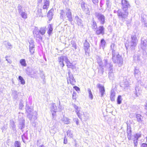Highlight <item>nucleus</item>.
Segmentation results:
<instances>
[{
  "instance_id": "obj_5",
  "label": "nucleus",
  "mask_w": 147,
  "mask_h": 147,
  "mask_svg": "<svg viewBox=\"0 0 147 147\" xmlns=\"http://www.w3.org/2000/svg\"><path fill=\"white\" fill-rule=\"evenodd\" d=\"M138 40L136 35H133L131 36V39L129 43V45L131 49H134L137 45Z\"/></svg>"
},
{
  "instance_id": "obj_50",
  "label": "nucleus",
  "mask_w": 147,
  "mask_h": 147,
  "mask_svg": "<svg viewBox=\"0 0 147 147\" xmlns=\"http://www.w3.org/2000/svg\"><path fill=\"white\" fill-rule=\"evenodd\" d=\"M37 16V17H40L42 16V14L41 13V10H38Z\"/></svg>"
},
{
  "instance_id": "obj_10",
  "label": "nucleus",
  "mask_w": 147,
  "mask_h": 147,
  "mask_svg": "<svg viewBox=\"0 0 147 147\" xmlns=\"http://www.w3.org/2000/svg\"><path fill=\"white\" fill-rule=\"evenodd\" d=\"M142 134L141 133H137L135 134L133 136V138H132L134 141V143L135 146L137 145L138 141V139L141 137Z\"/></svg>"
},
{
  "instance_id": "obj_41",
  "label": "nucleus",
  "mask_w": 147,
  "mask_h": 147,
  "mask_svg": "<svg viewBox=\"0 0 147 147\" xmlns=\"http://www.w3.org/2000/svg\"><path fill=\"white\" fill-rule=\"evenodd\" d=\"M141 117V115L140 114H138L136 115V117L137 119V120L140 123H141L142 122Z\"/></svg>"
},
{
  "instance_id": "obj_37",
  "label": "nucleus",
  "mask_w": 147,
  "mask_h": 147,
  "mask_svg": "<svg viewBox=\"0 0 147 147\" xmlns=\"http://www.w3.org/2000/svg\"><path fill=\"white\" fill-rule=\"evenodd\" d=\"M38 30L39 32V34L40 33L42 35H44L45 33V28H41L39 30Z\"/></svg>"
},
{
  "instance_id": "obj_20",
  "label": "nucleus",
  "mask_w": 147,
  "mask_h": 147,
  "mask_svg": "<svg viewBox=\"0 0 147 147\" xmlns=\"http://www.w3.org/2000/svg\"><path fill=\"white\" fill-rule=\"evenodd\" d=\"M140 47L143 50H145L146 49L147 47V41L146 40H142L141 39V43Z\"/></svg>"
},
{
  "instance_id": "obj_24",
  "label": "nucleus",
  "mask_w": 147,
  "mask_h": 147,
  "mask_svg": "<svg viewBox=\"0 0 147 147\" xmlns=\"http://www.w3.org/2000/svg\"><path fill=\"white\" fill-rule=\"evenodd\" d=\"M115 93L113 90H112L111 91L110 95V99L111 101L115 100Z\"/></svg>"
},
{
  "instance_id": "obj_54",
  "label": "nucleus",
  "mask_w": 147,
  "mask_h": 147,
  "mask_svg": "<svg viewBox=\"0 0 147 147\" xmlns=\"http://www.w3.org/2000/svg\"><path fill=\"white\" fill-rule=\"evenodd\" d=\"M84 119L85 121H86L89 119V117L86 114H84Z\"/></svg>"
},
{
  "instance_id": "obj_47",
  "label": "nucleus",
  "mask_w": 147,
  "mask_h": 147,
  "mask_svg": "<svg viewBox=\"0 0 147 147\" xmlns=\"http://www.w3.org/2000/svg\"><path fill=\"white\" fill-rule=\"evenodd\" d=\"M71 44L72 45V47L74 48L75 49H77L76 44L74 41L72 40L71 42Z\"/></svg>"
},
{
  "instance_id": "obj_48",
  "label": "nucleus",
  "mask_w": 147,
  "mask_h": 147,
  "mask_svg": "<svg viewBox=\"0 0 147 147\" xmlns=\"http://www.w3.org/2000/svg\"><path fill=\"white\" fill-rule=\"evenodd\" d=\"M122 99L121 96L120 95L118 96L117 100V103L118 104H120L121 103Z\"/></svg>"
},
{
  "instance_id": "obj_11",
  "label": "nucleus",
  "mask_w": 147,
  "mask_h": 147,
  "mask_svg": "<svg viewBox=\"0 0 147 147\" xmlns=\"http://www.w3.org/2000/svg\"><path fill=\"white\" fill-rule=\"evenodd\" d=\"M105 28L102 26H100L97 27L96 29L94 30L95 33L97 35H103L105 34Z\"/></svg>"
},
{
  "instance_id": "obj_12",
  "label": "nucleus",
  "mask_w": 147,
  "mask_h": 147,
  "mask_svg": "<svg viewBox=\"0 0 147 147\" xmlns=\"http://www.w3.org/2000/svg\"><path fill=\"white\" fill-rule=\"evenodd\" d=\"M69 77L67 78V82H69L72 85H74L76 83V81L74 79L72 74L69 71L68 72Z\"/></svg>"
},
{
  "instance_id": "obj_61",
  "label": "nucleus",
  "mask_w": 147,
  "mask_h": 147,
  "mask_svg": "<svg viewBox=\"0 0 147 147\" xmlns=\"http://www.w3.org/2000/svg\"><path fill=\"white\" fill-rule=\"evenodd\" d=\"M75 89L77 91H80V89L79 87L77 86H75L74 87Z\"/></svg>"
},
{
  "instance_id": "obj_22",
  "label": "nucleus",
  "mask_w": 147,
  "mask_h": 147,
  "mask_svg": "<svg viewBox=\"0 0 147 147\" xmlns=\"http://www.w3.org/2000/svg\"><path fill=\"white\" fill-rule=\"evenodd\" d=\"M22 140L23 142L25 143L28 142L29 141L28 138V134L27 133H25L22 136Z\"/></svg>"
},
{
  "instance_id": "obj_21",
  "label": "nucleus",
  "mask_w": 147,
  "mask_h": 147,
  "mask_svg": "<svg viewBox=\"0 0 147 147\" xmlns=\"http://www.w3.org/2000/svg\"><path fill=\"white\" fill-rule=\"evenodd\" d=\"M19 13L20 15L23 19H26L27 18V14L25 10L23 11V10H20Z\"/></svg>"
},
{
  "instance_id": "obj_59",
  "label": "nucleus",
  "mask_w": 147,
  "mask_h": 147,
  "mask_svg": "<svg viewBox=\"0 0 147 147\" xmlns=\"http://www.w3.org/2000/svg\"><path fill=\"white\" fill-rule=\"evenodd\" d=\"M74 121L76 122L77 125L79 124L78 119V118H75L74 119Z\"/></svg>"
},
{
  "instance_id": "obj_13",
  "label": "nucleus",
  "mask_w": 147,
  "mask_h": 147,
  "mask_svg": "<svg viewBox=\"0 0 147 147\" xmlns=\"http://www.w3.org/2000/svg\"><path fill=\"white\" fill-rule=\"evenodd\" d=\"M58 59L60 65L62 67H63L64 66L63 61H65L66 62V61H67V58L66 56H62L61 57H59L58 58Z\"/></svg>"
},
{
  "instance_id": "obj_39",
  "label": "nucleus",
  "mask_w": 147,
  "mask_h": 147,
  "mask_svg": "<svg viewBox=\"0 0 147 147\" xmlns=\"http://www.w3.org/2000/svg\"><path fill=\"white\" fill-rule=\"evenodd\" d=\"M74 106L75 109V112L76 113L80 112L81 108L80 107H78L76 105H74Z\"/></svg>"
},
{
  "instance_id": "obj_15",
  "label": "nucleus",
  "mask_w": 147,
  "mask_h": 147,
  "mask_svg": "<svg viewBox=\"0 0 147 147\" xmlns=\"http://www.w3.org/2000/svg\"><path fill=\"white\" fill-rule=\"evenodd\" d=\"M97 87L99 88V92L101 94V96L102 97L105 93V89L104 87L102 85L99 84L97 85Z\"/></svg>"
},
{
  "instance_id": "obj_51",
  "label": "nucleus",
  "mask_w": 147,
  "mask_h": 147,
  "mask_svg": "<svg viewBox=\"0 0 147 147\" xmlns=\"http://www.w3.org/2000/svg\"><path fill=\"white\" fill-rule=\"evenodd\" d=\"M76 113L77 115H78V117L81 120H82V113H81V111H80V112H79Z\"/></svg>"
},
{
  "instance_id": "obj_27",
  "label": "nucleus",
  "mask_w": 147,
  "mask_h": 147,
  "mask_svg": "<svg viewBox=\"0 0 147 147\" xmlns=\"http://www.w3.org/2000/svg\"><path fill=\"white\" fill-rule=\"evenodd\" d=\"M48 29L47 33L50 35L52 33L53 29V25L51 24H49L48 26Z\"/></svg>"
},
{
  "instance_id": "obj_25",
  "label": "nucleus",
  "mask_w": 147,
  "mask_h": 147,
  "mask_svg": "<svg viewBox=\"0 0 147 147\" xmlns=\"http://www.w3.org/2000/svg\"><path fill=\"white\" fill-rule=\"evenodd\" d=\"M49 6L50 4L49 1L47 0L45 1L43 7V9H47L49 8Z\"/></svg>"
},
{
  "instance_id": "obj_16",
  "label": "nucleus",
  "mask_w": 147,
  "mask_h": 147,
  "mask_svg": "<svg viewBox=\"0 0 147 147\" xmlns=\"http://www.w3.org/2000/svg\"><path fill=\"white\" fill-rule=\"evenodd\" d=\"M121 5L123 8H128L130 6L127 0H121Z\"/></svg>"
},
{
  "instance_id": "obj_58",
  "label": "nucleus",
  "mask_w": 147,
  "mask_h": 147,
  "mask_svg": "<svg viewBox=\"0 0 147 147\" xmlns=\"http://www.w3.org/2000/svg\"><path fill=\"white\" fill-rule=\"evenodd\" d=\"M67 139L66 137L65 136L64 138V143L65 144H66L67 143Z\"/></svg>"
},
{
  "instance_id": "obj_31",
  "label": "nucleus",
  "mask_w": 147,
  "mask_h": 147,
  "mask_svg": "<svg viewBox=\"0 0 147 147\" xmlns=\"http://www.w3.org/2000/svg\"><path fill=\"white\" fill-rule=\"evenodd\" d=\"M106 45V42L104 39H102L100 41V48H102V49H104Z\"/></svg>"
},
{
  "instance_id": "obj_60",
  "label": "nucleus",
  "mask_w": 147,
  "mask_h": 147,
  "mask_svg": "<svg viewBox=\"0 0 147 147\" xmlns=\"http://www.w3.org/2000/svg\"><path fill=\"white\" fill-rule=\"evenodd\" d=\"M76 93L75 92H73V94L72 98L73 99H76Z\"/></svg>"
},
{
  "instance_id": "obj_62",
  "label": "nucleus",
  "mask_w": 147,
  "mask_h": 147,
  "mask_svg": "<svg viewBox=\"0 0 147 147\" xmlns=\"http://www.w3.org/2000/svg\"><path fill=\"white\" fill-rule=\"evenodd\" d=\"M141 147H147V144L146 143H143L142 144Z\"/></svg>"
},
{
  "instance_id": "obj_34",
  "label": "nucleus",
  "mask_w": 147,
  "mask_h": 147,
  "mask_svg": "<svg viewBox=\"0 0 147 147\" xmlns=\"http://www.w3.org/2000/svg\"><path fill=\"white\" fill-rule=\"evenodd\" d=\"M19 94V93L16 90H13L12 91V96L13 98L16 99L18 98V95Z\"/></svg>"
},
{
  "instance_id": "obj_45",
  "label": "nucleus",
  "mask_w": 147,
  "mask_h": 147,
  "mask_svg": "<svg viewBox=\"0 0 147 147\" xmlns=\"http://www.w3.org/2000/svg\"><path fill=\"white\" fill-rule=\"evenodd\" d=\"M115 45L113 43L111 45V49L112 50V55L113 54V52H114V54L116 53H117L115 51Z\"/></svg>"
},
{
  "instance_id": "obj_36",
  "label": "nucleus",
  "mask_w": 147,
  "mask_h": 147,
  "mask_svg": "<svg viewBox=\"0 0 147 147\" xmlns=\"http://www.w3.org/2000/svg\"><path fill=\"white\" fill-rule=\"evenodd\" d=\"M20 63L21 64V65L24 67H26L27 65L26 63V60L24 59H22L20 60Z\"/></svg>"
},
{
  "instance_id": "obj_8",
  "label": "nucleus",
  "mask_w": 147,
  "mask_h": 147,
  "mask_svg": "<svg viewBox=\"0 0 147 147\" xmlns=\"http://www.w3.org/2000/svg\"><path fill=\"white\" fill-rule=\"evenodd\" d=\"M95 16L98 19V20L100 22L101 24H103L105 23V17L101 14L96 12L95 13Z\"/></svg>"
},
{
  "instance_id": "obj_14",
  "label": "nucleus",
  "mask_w": 147,
  "mask_h": 147,
  "mask_svg": "<svg viewBox=\"0 0 147 147\" xmlns=\"http://www.w3.org/2000/svg\"><path fill=\"white\" fill-rule=\"evenodd\" d=\"M33 33L34 36L36 38V40L39 41H41L42 40V37L39 35V32L38 30L37 29L35 28L34 30Z\"/></svg>"
},
{
  "instance_id": "obj_4",
  "label": "nucleus",
  "mask_w": 147,
  "mask_h": 147,
  "mask_svg": "<svg viewBox=\"0 0 147 147\" xmlns=\"http://www.w3.org/2000/svg\"><path fill=\"white\" fill-rule=\"evenodd\" d=\"M26 109L27 116L30 120H32L33 118L34 120L36 119V117L33 116L32 109L27 104L26 105Z\"/></svg>"
},
{
  "instance_id": "obj_28",
  "label": "nucleus",
  "mask_w": 147,
  "mask_h": 147,
  "mask_svg": "<svg viewBox=\"0 0 147 147\" xmlns=\"http://www.w3.org/2000/svg\"><path fill=\"white\" fill-rule=\"evenodd\" d=\"M113 69H111L109 71V77L110 80H113L114 77Z\"/></svg>"
},
{
  "instance_id": "obj_52",
  "label": "nucleus",
  "mask_w": 147,
  "mask_h": 147,
  "mask_svg": "<svg viewBox=\"0 0 147 147\" xmlns=\"http://www.w3.org/2000/svg\"><path fill=\"white\" fill-rule=\"evenodd\" d=\"M34 48H29L30 52L31 55H33L34 53Z\"/></svg>"
},
{
  "instance_id": "obj_30",
  "label": "nucleus",
  "mask_w": 147,
  "mask_h": 147,
  "mask_svg": "<svg viewBox=\"0 0 147 147\" xmlns=\"http://www.w3.org/2000/svg\"><path fill=\"white\" fill-rule=\"evenodd\" d=\"M62 121L65 124H69L70 123V119L64 117L62 119Z\"/></svg>"
},
{
  "instance_id": "obj_55",
  "label": "nucleus",
  "mask_w": 147,
  "mask_h": 147,
  "mask_svg": "<svg viewBox=\"0 0 147 147\" xmlns=\"http://www.w3.org/2000/svg\"><path fill=\"white\" fill-rule=\"evenodd\" d=\"M52 128H52L50 132H53V133L55 134V133L56 132L57 129L56 128H54L53 127Z\"/></svg>"
},
{
  "instance_id": "obj_23",
  "label": "nucleus",
  "mask_w": 147,
  "mask_h": 147,
  "mask_svg": "<svg viewBox=\"0 0 147 147\" xmlns=\"http://www.w3.org/2000/svg\"><path fill=\"white\" fill-rule=\"evenodd\" d=\"M4 42V45L7 49H10L12 48V45L9 42L5 41Z\"/></svg>"
},
{
  "instance_id": "obj_3",
  "label": "nucleus",
  "mask_w": 147,
  "mask_h": 147,
  "mask_svg": "<svg viewBox=\"0 0 147 147\" xmlns=\"http://www.w3.org/2000/svg\"><path fill=\"white\" fill-rule=\"evenodd\" d=\"M66 13L67 17V18L68 20L70 22H72L73 20L72 18V17L71 12L70 10H62L60 13V18L61 19H63L64 16Z\"/></svg>"
},
{
  "instance_id": "obj_49",
  "label": "nucleus",
  "mask_w": 147,
  "mask_h": 147,
  "mask_svg": "<svg viewBox=\"0 0 147 147\" xmlns=\"http://www.w3.org/2000/svg\"><path fill=\"white\" fill-rule=\"evenodd\" d=\"M10 127H11L13 130H14L16 126L15 125L13 121H11L10 123Z\"/></svg>"
},
{
  "instance_id": "obj_19",
  "label": "nucleus",
  "mask_w": 147,
  "mask_h": 147,
  "mask_svg": "<svg viewBox=\"0 0 147 147\" xmlns=\"http://www.w3.org/2000/svg\"><path fill=\"white\" fill-rule=\"evenodd\" d=\"M134 71V76L137 79L139 78L140 76V71L139 69L136 67L135 68Z\"/></svg>"
},
{
  "instance_id": "obj_29",
  "label": "nucleus",
  "mask_w": 147,
  "mask_h": 147,
  "mask_svg": "<svg viewBox=\"0 0 147 147\" xmlns=\"http://www.w3.org/2000/svg\"><path fill=\"white\" fill-rule=\"evenodd\" d=\"M53 15L52 11V10H50L48 12L47 14V16L49 18V20H51L52 18Z\"/></svg>"
},
{
  "instance_id": "obj_53",
  "label": "nucleus",
  "mask_w": 147,
  "mask_h": 147,
  "mask_svg": "<svg viewBox=\"0 0 147 147\" xmlns=\"http://www.w3.org/2000/svg\"><path fill=\"white\" fill-rule=\"evenodd\" d=\"M134 58L135 61H139L140 59V56L138 55L134 56Z\"/></svg>"
},
{
  "instance_id": "obj_33",
  "label": "nucleus",
  "mask_w": 147,
  "mask_h": 147,
  "mask_svg": "<svg viewBox=\"0 0 147 147\" xmlns=\"http://www.w3.org/2000/svg\"><path fill=\"white\" fill-rule=\"evenodd\" d=\"M65 62L67 63V66L68 68H73L74 66L72 65V63L70 62L68 58L67 60Z\"/></svg>"
},
{
  "instance_id": "obj_43",
  "label": "nucleus",
  "mask_w": 147,
  "mask_h": 147,
  "mask_svg": "<svg viewBox=\"0 0 147 147\" xmlns=\"http://www.w3.org/2000/svg\"><path fill=\"white\" fill-rule=\"evenodd\" d=\"M97 24L96 22L93 20L92 22V28L93 29V30H95L97 28Z\"/></svg>"
},
{
  "instance_id": "obj_63",
  "label": "nucleus",
  "mask_w": 147,
  "mask_h": 147,
  "mask_svg": "<svg viewBox=\"0 0 147 147\" xmlns=\"http://www.w3.org/2000/svg\"><path fill=\"white\" fill-rule=\"evenodd\" d=\"M35 47L34 44H30L29 45V48H32Z\"/></svg>"
},
{
  "instance_id": "obj_9",
  "label": "nucleus",
  "mask_w": 147,
  "mask_h": 147,
  "mask_svg": "<svg viewBox=\"0 0 147 147\" xmlns=\"http://www.w3.org/2000/svg\"><path fill=\"white\" fill-rule=\"evenodd\" d=\"M50 109L53 118L56 116L57 110V107L55 103H52L51 104Z\"/></svg>"
},
{
  "instance_id": "obj_26",
  "label": "nucleus",
  "mask_w": 147,
  "mask_h": 147,
  "mask_svg": "<svg viewBox=\"0 0 147 147\" xmlns=\"http://www.w3.org/2000/svg\"><path fill=\"white\" fill-rule=\"evenodd\" d=\"M75 19L78 26H83L82 21L81 19L79 18V17L77 16L75 17Z\"/></svg>"
},
{
  "instance_id": "obj_1",
  "label": "nucleus",
  "mask_w": 147,
  "mask_h": 147,
  "mask_svg": "<svg viewBox=\"0 0 147 147\" xmlns=\"http://www.w3.org/2000/svg\"><path fill=\"white\" fill-rule=\"evenodd\" d=\"M112 55V60L114 63L118 64L119 66H121L123 63V59L122 57L118 53H116L114 54L113 52Z\"/></svg>"
},
{
  "instance_id": "obj_46",
  "label": "nucleus",
  "mask_w": 147,
  "mask_h": 147,
  "mask_svg": "<svg viewBox=\"0 0 147 147\" xmlns=\"http://www.w3.org/2000/svg\"><path fill=\"white\" fill-rule=\"evenodd\" d=\"M88 91L89 94V97L91 99H92L93 98V95L90 89V88L88 89Z\"/></svg>"
},
{
  "instance_id": "obj_56",
  "label": "nucleus",
  "mask_w": 147,
  "mask_h": 147,
  "mask_svg": "<svg viewBox=\"0 0 147 147\" xmlns=\"http://www.w3.org/2000/svg\"><path fill=\"white\" fill-rule=\"evenodd\" d=\"M8 57V56H5V58L6 59V60L7 61L8 63L10 64H11V63L12 61L10 59H7V58Z\"/></svg>"
},
{
  "instance_id": "obj_40",
  "label": "nucleus",
  "mask_w": 147,
  "mask_h": 147,
  "mask_svg": "<svg viewBox=\"0 0 147 147\" xmlns=\"http://www.w3.org/2000/svg\"><path fill=\"white\" fill-rule=\"evenodd\" d=\"M15 147H21V144L20 141H16L14 144Z\"/></svg>"
},
{
  "instance_id": "obj_32",
  "label": "nucleus",
  "mask_w": 147,
  "mask_h": 147,
  "mask_svg": "<svg viewBox=\"0 0 147 147\" xmlns=\"http://www.w3.org/2000/svg\"><path fill=\"white\" fill-rule=\"evenodd\" d=\"M26 74L28 76H30L31 77H33L32 76V69L30 68H28L26 71Z\"/></svg>"
},
{
  "instance_id": "obj_35",
  "label": "nucleus",
  "mask_w": 147,
  "mask_h": 147,
  "mask_svg": "<svg viewBox=\"0 0 147 147\" xmlns=\"http://www.w3.org/2000/svg\"><path fill=\"white\" fill-rule=\"evenodd\" d=\"M142 21L144 23L146 24L147 22V16L145 15H144L142 16Z\"/></svg>"
},
{
  "instance_id": "obj_38",
  "label": "nucleus",
  "mask_w": 147,
  "mask_h": 147,
  "mask_svg": "<svg viewBox=\"0 0 147 147\" xmlns=\"http://www.w3.org/2000/svg\"><path fill=\"white\" fill-rule=\"evenodd\" d=\"M135 90L136 92L134 93L135 98L138 97L140 95V93L139 92V90L138 88L136 87L135 88Z\"/></svg>"
},
{
  "instance_id": "obj_2",
  "label": "nucleus",
  "mask_w": 147,
  "mask_h": 147,
  "mask_svg": "<svg viewBox=\"0 0 147 147\" xmlns=\"http://www.w3.org/2000/svg\"><path fill=\"white\" fill-rule=\"evenodd\" d=\"M99 61H98V63L100 67L103 69L104 68L106 69H108L109 70H110L111 69H113V65L111 63H108V61L107 60H104V64L102 65L101 61L100 59H99Z\"/></svg>"
},
{
  "instance_id": "obj_6",
  "label": "nucleus",
  "mask_w": 147,
  "mask_h": 147,
  "mask_svg": "<svg viewBox=\"0 0 147 147\" xmlns=\"http://www.w3.org/2000/svg\"><path fill=\"white\" fill-rule=\"evenodd\" d=\"M18 117L20 119L19 124V127L20 129H22L25 126V120L23 118V113H19Z\"/></svg>"
},
{
  "instance_id": "obj_64",
  "label": "nucleus",
  "mask_w": 147,
  "mask_h": 147,
  "mask_svg": "<svg viewBox=\"0 0 147 147\" xmlns=\"http://www.w3.org/2000/svg\"><path fill=\"white\" fill-rule=\"evenodd\" d=\"M29 44L30 45L34 44V40H30V41L29 42Z\"/></svg>"
},
{
  "instance_id": "obj_42",
  "label": "nucleus",
  "mask_w": 147,
  "mask_h": 147,
  "mask_svg": "<svg viewBox=\"0 0 147 147\" xmlns=\"http://www.w3.org/2000/svg\"><path fill=\"white\" fill-rule=\"evenodd\" d=\"M67 135L70 138H71L73 137L72 132L71 130H68L67 131Z\"/></svg>"
},
{
  "instance_id": "obj_57",
  "label": "nucleus",
  "mask_w": 147,
  "mask_h": 147,
  "mask_svg": "<svg viewBox=\"0 0 147 147\" xmlns=\"http://www.w3.org/2000/svg\"><path fill=\"white\" fill-rule=\"evenodd\" d=\"M19 105V108L20 109H22V108L24 107L23 103L22 101L20 102Z\"/></svg>"
},
{
  "instance_id": "obj_17",
  "label": "nucleus",
  "mask_w": 147,
  "mask_h": 147,
  "mask_svg": "<svg viewBox=\"0 0 147 147\" xmlns=\"http://www.w3.org/2000/svg\"><path fill=\"white\" fill-rule=\"evenodd\" d=\"M127 137L129 140H132L131 130V128L130 126H128L127 130Z\"/></svg>"
},
{
  "instance_id": "obj_7",
  "label": "nucleus",
  "mask_w": 147,
  "mask_h": 147,
  "mask_svg": "<svg viewBox=\"0 0 147 147\" xmlns=\"http://www.w3.org/2000/svg\"><path fill=\"white\" fill-rule=\"evenodd\" d=\"M127 10H118L117 11L118 16L120 18H126L128 14Z\"/></svg>"
},
{
  "instance_id": "obj_44",
  "label": "nucleus",
  "mask_w": 147,
  "mask_h": 147,
  "mask_svg": "<svg viewBox=\"0 0 147 147\" xmlns=\"http://www.w3.org/2000/svg\"><path fill=\"white\" fill-rule=\"evenodd\" d=\"M19 80L22 84L24 85L25 84V81L23 78L21 76H19L18 77Z\"/></svg>"
},
{
  "instance_id": "obj_18",
  "label": "nucleus",
  "mask_w": 147,
  "mask_h": 147,
  "mask_svg": "<svg viewBox=\"0 0 147 147\" xmlns=\"http://www.w3.org/2000/svg\"><path fill=\"white\" fill-rule=\"evenodd\" d=\"M84 49L85 51V53L86 54L90 47V44L86 40L85 41L84 43Z\"/></svg>"
}]
</instances>
